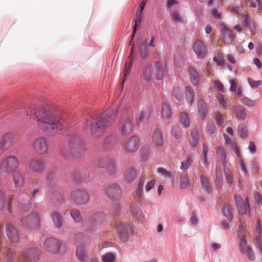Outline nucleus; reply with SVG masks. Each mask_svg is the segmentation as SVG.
<instances>
[{"mask_svg":"<svg viewBox=\"0 0 262 262\" xmlns=\"http://www.w3.org/2000/svg\"><path fill=\"white\" fill-rule=\"evenodd\" d=\"M141 20H142V16H141L136 15V19L135 20V26L134 27L133 31L132 34L131 35V40L130 41L129 45H132V40H133V39L135 36V34H136V32L137 31V28L138 26H139L140 25V24L141 23Z\"/></svg>","mask_w":262,"mask_h":262,"instance_id":"603ef678","label":"nucleus"},{"mask_svg":"<svg viewBox=\"0 0 262 262\" xmlns=\"http://www.w3.org/2000/svg\"><path fill=\"white\" fill-rule=\"evenodd\" d=\"M180 121L184 127L187 128L189 126L190 121L187 113L182 112L180 114Z\"/></svg>","mask_w":262,"mask_h":262,"instance_id":"49530a36","label":"nucleus"},{"mask_svg":"<svg viewBox=\"0 0 262 262\" xmlns=\"http://www.w3.org/2000/svg\"><path fill=\"white\" fill-rule=\"evenodd\" d=\"M188 73L191 83L195 86L198 85L200 81V75L198 72L193 67H190L188 69Z\"/></svg>","mask_w":262,"mask_h":262,"instance_id":"7c9ffc66","label":"nucleus"},{"mask_svg":"<svg viewBox=\"0 0 262 262\" xmlns=\"http://www.w3.org/2000/svg\"><path fill=\"white\" fill-rule=\"evenodd\" d=\"M27 115L36 120L38 127L46 135H52L63 129L58 113L53 108H42L39 111L31 110Z\"/></svg>","mask_w":262,"mask_h":262,"instance_id":"f257e3e1","label":"nucleus"},{"mask_svg":"<svg viewBox=\"0 0 262 262\" xmlns=\"http://www.w3.org/2000/svg\"><path fill=\"white\" fill-rule=\"evenodd\" d=\"M216 97L221 106L226 108L230 105V101L229 99L225 98L222 94L217 93Z\"/></svg>","mask_w":262,"mask_h":262,"instance_id":"c03bdc74","label":"nucleus"},{"mask_svg":"<svg viewBox=\"0 0 262 262\" xmlns=\"http://www.w3.org/2000/svg\"><path fill=\"white\" fill-rule=\"evenodd\" d=\"M236 117L240 119L244 120L246 118V114L245 108L242 105H236L234 108Z\"/></svg>","mask_w":262,"mask_h":262,"instance_id":"e433bc0d","label":"nucleus"},{"mask_svg":"<svg viewBox=\"0 0 262 262\" xmlns=\"http://www.w3.org/2000/svg\"><path fill=\"white\" fill-rule=\"evenodd\" d=\"M6 230L8 238L12 242L15 243V242L16 241V230L15 226L13 225H8L7 226Z\"/></svg>","mask_w":262,"mask_h":262,"instance_id":"ea45409f","label":"nucleus"},{"mask_svg":"<svg viewBox=\"0 0 262 262\" xmlns=\"http://www.w3.org/2000/svg\"><path fill=\"white\" fill-rule=\"evenodd\" d=\"M134 129V124L130 119L122 120L119 124V130L121 135H127L130 134Z\"/></svg>","mask_w":262,"mask_h":262,"instance_id":"6ab92c4d","label":"nucleus"},{"mask_svg":"<svg viewBox=\"0 0 262 262\" xmlns=\"http://www.w3.org/2000/svg\"><path fill=\"white\" fill-rule=\"evenodd\" d=\"M15 142V134L9 132L6 134L0 140V150L5 151L8 150Z\"/></svg>","mask_w":262,"mask_h":262,"instance_id":"9b49d317","label":"nucleus"},{"mask_svg":"<svg viewBox=\"0 0 262 262\" xmlns=\"http://www.w3.org/2000/svg\"><path fill=\"white\" fill-rule=\"evenodd\" d=\"M46 167V161L40 158L33 157L28 162V167L33 172L40 173L45 169Z\"/></svg>","mask_w":262,"mask_h":262,"instance_id":"6e6552de","label":"nucleus"},{"mask_svg":"<svg viewBox=\"0 0 262 262\" xmlns=\"http://www.w3.org/2000/svg\"><path fill=\"white\" fill-rule=\"evenodd\" d=\"M172 95L179 101L183 99V91L179 86L174 85L173 88Z\"/></svg>","mask_w":262,"mask_h":262,"instance_id":"79ce46f5","label":"nucleus"},{"mask_svg":"<svg viewBox=\"0 0 262 262\" xmlns=\"http://www.w3.org/2000/svg\"><path fill=\"white\" fill-rule=\"evenodd\" d=\"M234 39L232 31L226 26L222 28V40L226 43H231Z\"/></svg>","mask_w":262,"mask_h":262,"instance_id":"393cba45","label":"nucleus"},{"mask_svg":"<svg viewBox=\"0 0 262 262\" xmlns=\"http://www.w3.org/2000/svg\"><path fill=\"white\" fill-rule=\"evenodd\" d=\"M226 116L220 113H218L215 117V121L217 125L220 127H224V123L226 120Z\"/></svg>","mask_w":262,"mask_h":262,"instance_id":"3c124183","label":"nucleus"},{"mask_svg":"<svg viewBox=\"0 0 262 262\" xmlns=\"http://www.w3.org/2000/svg\"><path fill=\"white\" fill-rule=\"evenodd\" d=\"M106 169L107 173L111 176L114 175L117 171L116 162L112 158Z\"/></svg>","mask_w":262,"mask_h":262,"instance_id":"a18cd8bd","label":"nucleus"},{"mask_svg":"<svg viewBox=\"0 0 262 262\" xmlns=\"http://www.w3.org/2000/svg\"><path fill=\"white\" fill-rule=\"evenodd\" d=\"M103 214L96 213L92 215L89 220L86 231L89 232H93L96 230L97 227L101 223Z\"/></svg>","mask_w":262,"mask_h":262,"instance_id":"a211bd4d","label":"nucleus"},{"mask_svg":"<svg viewBox=\"0 0 262 262\" xmlns=\"http://www.w3.org/2000/svg\"><path fill=\"white\" fill-rule=\"evenodd\" d=\"M145 182V177L141 176L137 184L136 189V196L135 200L136 202L140 204V205L133 203L130 207V212L133 217L137 220L142 221L144 219V215L140 206H141V201L140 198L144 195L143 187Z\"/></svg>","mask_w":262,"mask_h":262,"instance_id":"20e7f679","label":"nucleus"},{"mask_svg":"<svg viewBox=\"0 0 262 262\" xmlns=\"http://www.w3.org/2000/svg\"><path fill=\"white\" fill-rule=\"evenodd\" d=\"M151 65L147 66L143 72V77L145 81H149L151 77Z\"/></svg>","mask_w":262,"mask_h":262,"instance_id":"e2e57ef3","label":"nucleus"},{"mask_svg":"<svg viewBox=\"0 0 262 262\" xmlns=\"http://www.w3.org/2000/svg\"><path fill=\"white\" fill-rule=\"evenodd\" d=\"M43 246L46 251L52 254H56L59 251L61 243L55 237H49L45 239Z\"/></svg>","mask_w":262,"mask_h":262,"instance_id":"1a4fd4ad","label":"nucleus"},{"mask_svg":"<svg viewBox=\"0 0 262 262\" xmlns=\"http://www.w3.org/2000/svg\"><path fill=\"white\" fill-rule=\"evenodd\" d=\"M146 44L147 41H144L142 42L140 46V55L143 60L147 59L148 54L146 51Z\"/></svg>","mask_w":262,"mask_h":262,"instance_id":"864d4df0","label":"nucleus"},{"mask_svg":"<svg viewBox=\"0 0 262 262\" xmlns=\"http://www.w3.org/2000/svg\"><path fill=\"white\" fill-rule=\"evenodd\" d=\"M24 262H33L39 259L40 251L39 249L32 247L26 249L23 254Z\"/></svg>","mask_w":262,"mask_h":262,"instance_id":"4468645a","label":"nucleus"},{"mask_svg":"<svg viewBox=\"0 0 262 262\" xmlns=\"http://www.w3.org/2000/svg\"><path fill=\"white\" fill-rule=\"evenodd\" d=\"M147 119V113L144 111H139L136 114V122L139 126L143 125Z\"/></svg>","mask_w":262,"mask_h":262,"instance_id":"c9c22d12","label":"nucleus"},{"mask_svg":"<svg viewBox=\"0 0 262 262\" xmlns=\"http://www.w3.org/2000/svg\"><path fill=\"white\" fill-rule=\"evenodd\" d=\"M76 256L79 262H88V254L84 245H80L76 249Z\"/></svg>","mask_w":262,"mask_h":262,"instance_id":"5701e85b","label":"nucleus"},{"mask_svg":"<svg viewBox=\"0 0 262 262\" xmlns=\"http://www.w3.org/2000/svg\"><path fill=\"white\" fill-rule=\"evenodd\" d=\"M149 154V149L148 147H142L140 151V157L141 161H145Z\"/></svg>","mask_w":262,"mask_h":262,"instance_id":"5fc2aeb1","label":"nucleus"},{"mask_svg":"<svg viewBox=\"0 0 262 262\" xmlns=\"http://www.w3.org/2000/svg\"><path fill=\"white\" fill-rule=\"evenodd\" d=\"M216 154L224 165H226V154L225 149L221 146H218L216 148Z\"/></svg>","mask_w":262,"mask_h":262,"instance_id":"de8ad7c7","label":"nucleus"},{"mask_svg":"<svg viewBox=\"0 0 262 262\" xmlns=\"http://www.w3.org/2000/svg\"><path fill=\"white\" fill-rule=\"evenodd\" d=\"M200 182L202 189L208 194H210L212 192V187L211 184L207 178L204 176H200Z\"/></svg>","mask_w":262,"mask_h":262,"instance_id":"72a5a7b5","label":"nucleus"},{"mask_svg":"<svg viewBox=\"0 0 262 262\" xmlns=\"http://www.w3.org/2000/svg\"><path fill=\"white\" fill-rule=\"evenodd\" d=\"M123 147L127 153L136 152L140 147L139 138L136 136H132L125 140Z\"/></svg>","mask_w":262,"mask_h":262,"instance_id":"f8f14e48","label":"nucleus"},{"mask_svg":"<svg viewBox=\"0 0 262 262\" xmlns=\"http://www.w3.org/2000/svg\"><path fill=\"white\" fill-rule=\"evenodd\" d=\"M186 98L190 104H192L194 99V91L193 88L188 85L186 87Z\"/></svg>","mask_w":262,"mask_h":262,"instance_id":"58836bf2","label":"nucleus"},{"mask_svg":"<svg viewBox=\"0 0 262 262\" xmlns=\"http://www.w3.org/2000/svg\"><path fill=\"white\" fill-rule=\"evenodd\" d=\"M198 114L201 120H204L208 113V108L206 103L202 99H200L198 104Z\"/></svg>","mask_w":262,"mask_h":262,"instance_id":"c756f323","label":"nucleus"},{"mask_svg":"<svg viewBox=\"0 0 262 262\" xmlns=\"http://www.w3.org/2000/svg\"><path fill=\"white\" fill-rule=\"evenodd\" d=\"M16 168V158L14 156H9L2 162L1 169L4 171L12 173Z\"/></svg>","mask_w":262,"mask_h":262,"instance_id":"f3484780","label":"nucleus"},{"mask_svg":"<svg viewBox=\"0 0 262 262\" xmlns=\"http://www.w3.org/2000/svg\"><path fill=\"white\" fill-rule=\"evenodd\" d=\"M261 234H257L254 237V242L256 247L259 249L261 254H262V239Z\"/></svg>","mask_w":262,"mask_h":262,"instance_id":"0e129e2a","label":"nucleus"},{"mask_svg":"<svg viewBox=\"0 0 262 262\" xmlns=\"http://www.w3.org/2000/svg\"><path fill=\"white\" fill-rule=\"evenodd\" d=\"M251 21L248 15H244L241 18V24L244 27L251 28Z\"/></svg>","mask_w":262,"mask_h":262,"instance_id":"052dcab7","label":"nucleus"},{"mask_svg":"<svg viewBox=\"0 0 262 262\" xmlns=\"http://www.w3.org/2000/svg\"><path fill=\"white\" fill-rule=\"evenodd\" d=\"M241 238V241L238 244V249L240 253L241 254L245 253V250L246 249V247L248 246L246 245V241L245 239V237H242Z\"/></svg>","mask_w":262,"mask_h":262,"instance_id":"338daca9","label":"nucleus"},{"mask_svg":"<svg viewBox=\"0 0 262 262\" xmlns=\"http://www.w3.org/2000/svg\"><path fill=\"white\" fill-rule=\"evenodd\" d=\"M245 202L243 203L241 205H240L237 209L238 211L242 214H248L251 216L252 213V211L250 208V203L249 201V199L248 197H246L245 199Z\"/></svg>","mask_w":262,"mask_h":262,"instance_id":"2f4dec72","label":"nucleus"},{"mask_svg":"<svg viewBox=\"0 0 262 262\" xmlns=\"http://www.w3.org/2000/svg\"><path fill=\"white\" fill-rule=\"evenodd\" d=\"M156 75L157 80H161L164 76V70L162 63L159 61L155 62Z\"/></svg>","mask_w":262,"mask_h":262,"instance_id":"37998d69","label":"nucleus"},{"mask_svg":"<svg viewBox=\"0 0 262 262\" xmlns=\"http://www.w3.org/2000/svg\"><path fill=\"white\" fill-rule=\"evenodd\" d=\"M117 111L114 109L108 110L99 116L90 121V131L94 138H99L102 135V130L110 126L114 122Z\"/></svg>","mask_w":262,"mask_h":262,"instance_id":"f03ea898","label":"nucleus"},{"mask_svg":"<svg viewBox=\"0 0 262 262\" xmlns=\"http://www.w3.org/2000/svg\"><path fill=\"white\" fill-rule=\"evenodd\" d=\"M222 211L228 221L231 222L233 219V214L231 205L225 203L222 207Z\"/></svg>","mask_w":262,"mask_h":262,"instance_id":"f704fd0d","label":"nucleus"},{"mask_svg":"<svg viewBox=\"0 0 262 262\" xmlns=\"http://www.w3.org/2000/svg\"><path fill=\"white\" fill-rule=\"evenodd\" d=\"M51 217L56 228H61L63 226L64 218L61 214L58 211H53L51 213Z\"/></svg>","mask_w":262,"mask_h":262,"instance_id":"412c9836","label":"nucleus"},{"mask_svg":"<svg viewBox=\"0 0 262 262\" xmlns=\"http://www.w3.org/2000/svg\"><path fill=\"white\" fill-rule=\"evenodd\" d=\"M172 112L171 107L167 103L163 102L161 106V117L163 120H167L171 118Z\"/></svg>","mask_w":262,"mask_h":262,"instance_id":"c85d7f7f","label":"nucleus"},{"mask_svg":"<svg viewBox=\"0 0 262 262\" xmlns=\"http://www.w3.org/2000/svg\"><path fill=\"white\" fill-rule=\"evenodd\" d=\"M48 144L46 138L39 137L33 143V149L38 155H45L48 151Z\"/></svg>","mask_w":262,"mask_h":262,"instance_id":"ddd939ff","label":"nucleus"},{"mask_svg":"<svg viewBox=\"0 0 262 262\" xmlns=\"http://www.w3.org/2000/svg\"><path fill=\"white\" fill-rule=\"evenodd\" d=\"M230 86V91L234 92L235 95L238 97H242L243 95V89L241 85H238L237 81L235 79H232L229 80Z\"/></svg>","mask_w":262,"mask_h":262,"instance_id":"a878e982","label":"nucleus"},{"mask_svg":"<svg viewBox=\"0 0 262 262\" xmlns=\"http://www.w3.org/2000/svg\"><path fill=\"white\" fill-rule=\"evenodd\" d=\"M216 130L215 126L214 124V123L212 120H209L207 121V132L208 134L211 135L213 134Z\"/></svg>","mask_w":262,"mask_h":262,"instance_id":"774afa93","label":"nucleus"},{"mask_svg":"<svg viewBox=\"0 0 262 262\" xmlns=\"http://www.w3.org/2000/svg\"><path fill=\"white\" fill-rule=\"evenodd\" d=\"M105 192L110 200L118 201L121 198L123 191L119 184L113 183L106 187Z\"/></svg>","mask_w":262,"mask_h":262,"instance_id":"0eeeda50","label":"nucleus"},{"mask_svg":"<svg viewBox=\"0 0 262 262\" xmlns=\"http://www.w3.org/2000/svg\"><path fill=\"white\" fill-rule=\"evenodd\" d=\"M116 229L120 239L123 242L127 241L129 236L134 233V228L128 223L117 224Z\"/></svg>","mask_w":262,"mask_h":262,"instance_id":"39448f33","label":"nucleus"},{"mask_svg":"<svg viewBox=\"0 0 262 262\" xmlns=\"http://www.w3.org/2000/svg\"><path fill=\"white\" fill-rule=\"evenodd\" d=\"M194 158V155L193 154L190 153L187 155L185 159L181 162L180 168L183 171V172L187 173V170L193 162Z\"/></svg>","mask_w":262,"mask_h":262,"instance_id":"b1692460","label":"nucleus"},{"mask_svg":"<svg viewBox=\"0 0 262 262\" xmlns=\"http://www.w3.org/2000/svg\"><path fill=\"white\" fill-rule=\"evenodd\" d=\"M68 148L69 151L66 148H62L61 154L66 160H70L84 151L83 142L78 136H71L68 140Z\"/></svg>","mask_w":262,"mask_h":262,"instance_id":"7ed1b4c3","label":"nucleus"},{"mask_svg":"<svg viewBox=\"0 0 262 262\" xmlns=\"http://www.w3.org/2000/svg\"><path fill=\"white\" fill-rule=\"evenodd\" d=\"M7 205L9 206V202L6 201L4 193L0 190V210L4 209Z\"/></svg>","mask_w":262,"mask_h":262,"instance_id":"13d9d810","label":"nucleus"},{"mask_svg":"<svg viewBox=\"0 0 262 262\" xmlns=\"http://www.w3.org/2000/svg\"><path fill=\"white\" fill-rule=\"evenodd\" d=\"M171 134L176 139H179L182 136V129L179 126L173 125L171 127Z\"/></svg>","mask_w":262,"mask_h":262,"instance_id":"09e8293b","label":"nucleus"},{"mask_svg":"<svg viewBox=\"0 0 262 262\" xmlns=\"http://www.w3.org/2000/svg\"><path fill=\"white\" fill-rule=\"evenodd\" d=\"M199 140V134L198 131L196 129H193L191 132L190 136L189 139V145L191 147H195Z\"/></svg>","mask_w":262,"mask_h":262,"instance_id":"473e14b6","label":"nucleus"},{"mask_svg":"<svg viewBox=\"0 0 262 262\" xmlns=\"http://www.w3.org/2000/svg\"><path fill=\"white\" fill-rule=\"evenodd\" d=\"M246 224L241 222L238 226L237 235L239 237H245Z\"/></svg>","mask_w":262,"mask_h":262,"instance_id":"680f3d73","label":"nucleus"},{"mask_svg":"<svg viewBox=\"0 0 262 262\" xmlns=\"http://www.w3.org/2000/svg\"><path fill=\"white\" fill-rule=\"evenodd\" d=\"M118 137L116 135H111L106 137L103 141V147L105 149H108L115 146L117 143Z\"/></svg>","mask_w":262,"mask_h":262,"instance_id":"bb28decb","label":"nucleus"},{"mask_svg":"<svg viewBox=\"0 0 262 262\" xmlns=\"http://www.w3.org/2000/svg\"><path fill=\"white\" fill-rule=\"evenodd\" d=\"M193 185V184L190 182L187 173L183 172L180 177V188L183 189L188 187H192Z\"/></svg>","mask_w":262,"mask_h":262,"instance_id":"cd10ccee","label":"nucleus"},{"mask_svg":"<svg viewBox=\"0 0 262 262\" xmlns=\"http://www.w3.org/2000/svg\"><path fill=\"white\" fill-rule=\"evenodd\" d=\"M152 141L157 146H161L163 144V138L161 132L159 129L154 131L152 137Z\"/></svg>","mask_w":262,"mask_h":262,"instance_id":"4c0bfd02","label":"nucleus"},{"mask_svg":"<svg viewBox=\"0 0 262 262\" xmlns=\"http://www.w3.org/2000/svg\"><path fill=\"white\" fill-rule=\"evenodd\" d=\"M70 215L75 223H80L83 221V217L79 210L72 209L70 211Z\"/></svg>","mask_w":262,"mask_h":262,"instance_id":"a19ab883","label":"nucleus"},{"mask_svg":"<svg viewBox=\"0 0 262 262\" xmlns=\"http://www.w3.org/2000/svg\"><path fill=\"white\" fill-rule=\"evenodd\" d=\"M193 50L199 59L204 58L207 53L208 49L204 42L200 39L196 40L192 46Z\"/></svg>","mask_w":262,"mask_h":262,"instance_id":"2eb2a0df","label":"nucleus"},{"mask_svg":"<svg viewBox=\"0 0 262 262\" xmlns=\"http://www.w3.org/2000/svg\"><path fill=\"white\" fill-rule=\"evenodd\" d=\"M238 131L241 138L245 139L248 137L247 129L245 125L242 123L239 124Z\"/></svg>","mask_w":262,"mask_h":262,"instance_id":"69168bd1","label":"nucleus"},{"mask_svg":"<svg viewBox=\"0 0 262 262\" xmlns=\"http://www.w3.org/2000/svg\"><path fill=\"white\" fill-rule=\"evenodd\" d=\"M115 255L112 252L106 253L102 256V262H114Z\"/></svg>","mask_w":262,"mask_h":262,"instance_id":"bf43d9fd","label":"nucleus"},{"mask_svg":"<svg viewBox=\"0 0 262 262\" xmlns=\"http://www.w3.org/2000/svg\"><path fill=\"white\" fill-rule=\"evenodd\" d=\"M224 172L227 182L228 184H231L233 181V176L232 172L226 165L224 166Z\"/></svg>","mask_w":262,"mask_h":262,"instance_id":"8fccbe9b","label":"nucleus"},{"mask_svg":"<svg viewBox=\"0 0 262 262\" xmlns=\"http://www.w3.org/2000/svg\"><path fill=\"white\" fill-rule=\"evenodd\" d=\"M112 158L105 157L100 159L98 162V166L101 168H106Z\"/></svg>","mask_w":262,"mask_h":262,"instance_id":"4d7b16f0","label":"nucleus"},{"mask_svg":"<svg viewBox=\"0 0 262 262\" xmlns=\"http://www.w3.org/2000/svg\"><path fill=\"white\" fill-rule=\"evenodd\" d=\"M72 177L76 181L85 182L89 181L90 175L88 170L84 169L81 171H75L72 174Z\"/></svg>","mask_w":262,"mask_h":262,"instance_id":"4be33fe9","label":"nucleus"},{"mask_svg":"<svg viewBox=\"0 0 262 262\" xmlns=\"http://www.w3.org/2000/svg\"><path fill=\"white\" fill-rule=\"evenodd\" d=\"M21 222L24 225L27 226L29 228L36 229L39 226L40 220L37 213H31L26 218L22 217Z\"/></svg>","mask_w":262,"mask_h":262,"instance_id":"dca6fc26","label":"nucleus"},{"mask_svg":"<svg viewBox=\"0 0 262 262\" xmlns=\"http://www.w3.org/2000/svg\"><path fill=\"white\" fill-rule=\"evenodd\" d=\"M133 65V62L130 61L129 63H127V62H125V67L123 69V72H124V76H123L124 80H123L124 81L126 80L127 79V78L128 77V76L130 74V70L132 68Z\"/></svg>","mask_w":262,"mask_h":262,"instance_id":"6e6d98bb","label":"nucleus"},{"mask_svg":"<svg viewBox=\"0 0 262 262\" xmlns=\"http://www.w3.org/2000/svg\"><path fill=\"white\" fill-rule=\"evenodd\" d=\"M47 197L53 206H59L63 201L62 195L56 187L50 186Z\"/></svg>","mask_w":262,"mask_h":262,"instance_id":"9d476101","label":"nucleus"},{"mask_svg":"<svg viewBox=\"0 0 262 262\" xmlns=\"http://www.w3.org/2000/svg\"><path fill=\"white\" fill-rule=\"evenodd\" d=\"M139 172L134 166H129L125 168L123 172L124 181L127 183H131L137 178Z\"/></svg>","mask_w":262,"mask_h":262,"instance_id":"aec40b11","label":"nucleus"},{"mask_svg":"<svg viewBox=\"0 0 262 262\" xmlns=\"http://www.w3.org/2000/svg\"><path fill=\"white\" fill-rule=\"evenodd\" d=\"M71 198L78 205L87 204L90 200L89 194L84 190L76 189L71 192Z\"/></svg>","mask_w":262,"mask_h":262,"instance_id":"423d86ee","label":"nucleus"}]
</instances>
